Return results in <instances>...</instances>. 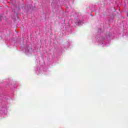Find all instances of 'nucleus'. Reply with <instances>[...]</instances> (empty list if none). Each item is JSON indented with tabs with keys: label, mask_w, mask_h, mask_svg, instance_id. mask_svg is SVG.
<instances>
[{
	"label": "nucleus",
	"mask_w": 128,
	"mask_h": 128,
	"mask_svg": "<svg viewBox=\"0 0 128 128\" xmlns=\"http://www.w3.org/2000/svg\"><path fill=\"white\" fill-rule=\"evenodd\" d=\"M30 49L31 50H32V48H30Z\"/></svg>",
	"instance_id": "nucleus-1"
}]
</instances>
